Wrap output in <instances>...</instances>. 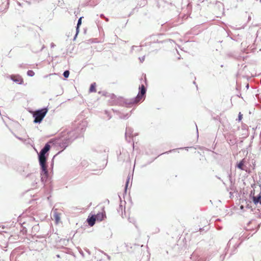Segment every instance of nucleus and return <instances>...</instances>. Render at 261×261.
<instances>
[{"instance_id":"f257e3e1","label":"nucleus","mask_w":261,"mask_h":261,"mask_svg":"<svg viewBox=\"0 0 261 261\" xmlns=\"http://www.w3.org/2000/svg\"><path fill=\"white\" fill-rule=\"evenodd\" d=\"M50 143H52L51 140L45 143L40 152L38 153L39 164L40 167L41 181L43 183L49 178L47 161L49 155V151L51 148Z\"/></svg>"},{"instance_id":"f03ea898","label":"nucleus","mask_w":261,"mask_h":261,"mask_svg":"<svg viewBox=\"0 0 261 261\" xmlns=\"http://www.w3.org/2000/svg\"><path fill=\"white\" fill-rule=\"evenodd\" d=\"M147 88L143 84H141L139 87V92L137 95L132 98L126 99L123 97L116 98L112 99V105H118L122 107L130 108L135 105L140 103L142 100H144L146 96Z\"/></svg>"},{"instance_id":"7ed1b4c3","label":"nucleus","mask_w":261,"mask_h":261,"mask_svg":"<svg viewBox=\"0 0 261 261\" xmlns=\"http://www.w3.org/2000/svg\"><path fill=\"white\" fill-rule=\"evenodd\" d=\"M79 137L75 130L68 132L64 137L57 139L55 144L62 149L61 152L65 149L75 139Z\"/></svg>"},{"instance_id":"20e7f679","label":"nucleus","mask_w":261,"mask_h":261,"mask_svg":"<svg viewBox=\"0 0 261 261\" xmlns=\"http://www.w3.org/2000/svg\"><path fill=\"white\" fill-rule=\"evenodd\" d=\"M48 111L47 107H43L33 112L32 115L34 118V123L40 124L46 116Z\"/></svg>"},{"instance_id":"39448f33","label":"nucleus","mask_w":261,"mask_h":261,"mask_svg":"<svg viewBox=\"0 0 261 261\" xmlns=\"http://www.w3.org/2000/svg\"><path fill=\"white\" fill-rule=\"evenodd\" d=\"M163 35L162 34H158L155 35H151L150 36L148 39L149 40V41L147 43H149V44L151 43H165L166 42H174V40L172 39H166V40H160L159 39Z\"/></svg>"},{"instance_id":"423d86ee","label":"nucleus","mask_w":261,"mask_h":261,"mask_svg":"<svg viewBox=\"0 0 261 261\" xmlns=\"http://www.w3.org/2000/svg\"><path fill=\"white\" fill-rule=\"evenodd\" d=\"M17 172L22 176L28 177L30 176H33L32 174L30 172L29 169V165L26 166H19L17 169Z\"/></svg>"},{"instance_id":"0eeeda50","label":"nucleus","mask_w":261,"mask_h":261,"mask_svg":"<svg viewBox=\"0 0 261 261\" xmlns=\"http://www.w3.org/2000/svg\"><path fill=\"white\" fill-rule=\"evenodd\" d=\"M10 79L17 84L22 85L23 83V80L19 74L11 75Z\"/></svg>"},{"instance_id":"6e6552de","label":"nucleus","mask_w":261,"mask_h":261,"mask_svg":"<svg viewBox=\"0 0 261 261\" xmlns=\"http://www.w3.org/2000/svg\"><path fill=\"white\" fill-rule=\"evenodd\" d=\"M50 177L49 176V178L45 182L43 183L42 181L41 182L44 185V190H45V194L46 195H48L47 197V200L49 201L50 200V198L51 197V193L53 190V188L51 185H49V186H45V184L46 182L50 180Z\"/></svg>"},{"instance_id":"1a4fd4ad","label":"nucleus","mask_w":261,"mask_h":261,"mask_svg":"<svg viewBox=\"0 0 261 261\" xmlns=\"http://www.w3.org/2000/svg\"><path fill=\"white\" fill-rule=\"evenodd\" d=\"M254 191H252L250 194V196H252V200L254 204L256 205L258 203L261 204V193H260L257 196H254Z\"/></svg>"},{"instance_id":"9d476101","label":"nucleus","mask_w":261,"mask_h":261,"mask_svg":"<svg viewBox=\"0 0 261 261\" xmlns=\"http://www.w3.org/2000/svg\"><path fill=\"white\" fill-rule=\"evenodd\" d=\"M133 130L132 128L127 127L125 131V138L128 142H130V138L132 137Z\"/></svg>"},{"instance_id":"9b49d317","label":"nucleus","mask_w":261,"mask_h":261,"mask_svg":"<svg viewBox=\"0 0 261 261\" xmlns=\"http://www.w3.org/2000/svg\"><path fill=\"white\" fill-rule=\"evenodd\" d=\"M82 18H83V17H80L77 20V22L76 26V33L73 37V40H75L76 38L77 37V36L78 35V34L80 32V28L82 24Z\"/></svg>"},{"instance_id":"f8f14e48","label":"nucleus","mask_w":261,"mask_h":261,"mask_svg":"<svg viewBox=\"0 0 261 261\" xmlns=\"http://www.w3.org/2000/svg\"><path fill=\"white\" fill-rule=\"evenodd\" d=\"M95 217L96 220L98 221H101L106 217L105 213L98 212L97 214L94 215Z\"/></svg>"},{"instance_id":"ddd939ff","label":"nucleus","mask_w":261,"mask_h":261,"mask_svg":"<svg viewBox=\"0 0 261 261\" xmlns=\"http://www.w3.org/2000/svg\"><path fill=\"white\" fill-rule=\"evenodd\" d=\"M96 221V218L94 215L91 216H89L86 220L90 226H93L95 224Z\"/></svg>"},{"instance_id":"4468645a","label":"nucleus","mask_w":261,"mask_h":261,"mask_svg":"<svg viewBox=\"0 0 261 261\" xmlns=\"http://www.w3.org/2000/svg\"><path fill=\"white\" fill-rule=\"evenodd\" d=\"M99 94H101L102 95L106 96V97H110L111 99H113V98H115L116 97V95L113 93H109L106 91H99L98 92Z\"/></svg>"},{"instance_id":"2eb2a0df","label":"nucleus","mask_w":261,"mask_h":261,"mask_svg":"<svg viewBox=\"0 0 261 261\" xmlns=\"http://www.w3.org/2000/svg\"><path fill=\"white\" fill-rule=\"evenodd\" d=\"M60 214L56 211L53 212V217H54L56 222L58 223L60 220Z\"/></svg>"},{"instance_id":"dca6fc26","label":"nucleus","mask_w":261,"mask_h":261,"mask_svg":"<svg viewBox=\"0 0 261 261\" xmlns=\"http://www.w3.org/2000/svg\"><path fill=\"white\" fill-rule=\"evenodd\" d=\"M96 85L95 83H92L89 90V92H95L96 91Z\"/></svg>"},{"instance_id":"f3484780","label":"nucleus","mask_w":261,"mask_h":261,"mask_svg":"<svg viewBox=\"0 0 261 261\" xmlns=\"http://www.w3.org/2000/svg\"><path fill=\"white\" fill-rule=\"evenodd\" d=\"M244 164V162L243 160H242L240 161L239 163H237L236 167L241 170H244V169L243 168Z\"/></svg>"},{"instance_id":"a211bd4d","label":"nucleus","mask_w":261,"mask_h":261,"mask_svg":"<svg viewBox=\"0 0 261 261\" xmlns=\"http://www.w3.org/2000/svg\"><path fill=\"white\" fill-rule=\"evenodd\" d=\"M130 116V114L129 113L126 114H121L119 116V118L122 119H128Z\"/></svg>"},{"instance_id":"6ab92c4d","label":"nucleus","mask_w":261,"mask_h":261,"mask_svg":"<svg viewBox=\"0 0 261 261\" xmlns=\"http://www.w3.org/2000/svg\"><path fill=\"white\" fill-rule=\"evenodd\" d=\"M143 46V45H141L140 46H136V45H133V46H132L131 51H132L133 50H135V48H136V51H140L141 50V46Z\"/></svg>"},{"instance_id":"aec40b11","label":"nucleus","mask_w":261,"mask_h":261,"mask_svg":"<svg viewBox=\"0 0 261 261\" xmlns=\"http://www.w3.org/2000/svg\"><path fill=\"white\" fill-rule=\"evenodd\" d=\"M45 48V45H43L41 47V48L39 50L36 49L34 47H33L32 48V50L33 52L35 53H39L41 51H42L44 48Z\"/></svg>"},{"instance_id":"412c9836","label":"nucleus","mask_w":261,"mask_h":261,"mask_svg":"<svg viewBox=\"0 0 261 261\" xmlns=\"http://www.w3.org/2000/svg\"><path fill=\"white\" fill-rule=\"evenodd\" d=\"M240 245V244H236L234 246H233V250L230 253V255H231L235 253V252L237 250V248H238V247Z\"/></svg>"},{"instance_id":"4be33fe9","label":"nucleus","mask_w":261,"mask_h":261,"mask_svg":"<svg viewBox=\"0 0 261 261\" xmlns=\"http://www.w3.org/2000/svg\"><path fill=\"white\" fill-rule=\"evenodd\" d=\"M70 72L68 70H66L64 71L63 75L65 79H67L69 76Z\"/></svg>"},{"instance_id":"5701e85b","label":"nucleus","mask_w":261,"mask_h":261,"mask_svg":"<svg viewBox=\"0 0 261 261\" xmlns=\"http://www.w3.org/2000/svg\"><path fill=\"white\" fill-rule=\"evenodd\" d=\"M61 152V151H59L56 154H55L53 159H52V160H51V164H50V168L51 169V170H53V167H54V159L56 157V156H57L58 154H59V153H60Z\"/></svg>"},{"instance_id":"b1692460","label":"nucleus","mask_w":261,"mask_h":261,"mask_svg":"<svg viewBox=\"0 0 261 261\" xmlns=\"http://www.w3.org/2000/svg\"><path fill=\"white\" fill-rule=\"evenodd\" d=\"M27 74L28 76L32 77L35 75V72L32 70H28Z\"/></svg>"},{"instance_id":"393cba45","label":"nucleus","mask_w":261,"mask_h":261,"mask_svg":"<svg viewBox=\"0 0 261 261\" xmlns=\"http://www.w3.org/2000/svg\"><path fill=\"white\" fill-rule=\"evenodd\" d=\"M81 165L83 167H88V163L87 161L83 160L82 161Z\"/></svg>"},{"instance_id":"a878e982","label":"nucleus","mask_w":261,"mask_h":261,"mask_svg":"<svg viewBox=\"0 0 261 261\" xmlns=\"http://www.w3.org/2000/svg\"><path fill=\"white\" fill-rule=\"evenodd\" d=\"M129 179H130V177H129V176H128L127 180H126V182H125V192H126V190H127V187H128Z\"/></svg>"},{"instance_id":"bb28decb","label":"nucleus","mask_w":261,"mask_h":261,"mask_svg":"<svg viewBox=\"0 0 261 261\" xmlns=\"http://www.w3.org/2000/svg\"><path fill=\"white\" fill-rule=\"evenodd\" d=\"M243 118V115L241 114V112L239 113L238 115V118L237 119V120L238 121H241Z\"/></svg>"},{"instance_id":"cd10ccee","label":"nucleus","mask_w":261,"mask_h":261,"mask_svg":"<svg viewBox=\"0 0 261 261\" xmlns=\"http://www.w3.org/2000/svg\"><path fill=\"white\" fill-rule=\"evenodd\" d=\"M105 113L108 116V117H109L108 119H110L111 118L112 116H111L110 112L106 110L105 111Z\"/></svg>"},{"instance_id":"c85d7f7f","label":"nucleus","mask_w":261,"mask_h":261,"mask_svg":"<svg viewBox=\"0 0 261 261\" xmlns=\"http://www.w3.org/2000/svg\"><path fill=\"white\" fill-rule=\"evenodd\" d=\"M139 60H140L141 63H143L145 60V56H143L141 57H139Z\"/></svg>"},{"instance_id":"c756f323","label":"nucleus","mask_w":261,"mask_h":261,"mask_svg":"<svg viewBox=\"0 0 261 261\" xmlns=\"http://www.w3.org/2000/svg\"><path fill=\"white\" fill-rule=\"evenodd\" d=\"M251 202H250V203L247 204L246 207L248 209L251 208V210L252 211V206H251Z\"/></svg>"},{"instance_id":"7c9ffc66","label":"nucleus","mask_w":261,"mask_h":261,"mask_svg":"<svg viewBox=\"0 0 261 261\" xmlns=\"http://www.w3.org/2000/svg\"><path fill=\"white\" fill-rule=\"evenodd\" d=\"M79 251L80 253L81 254V255L84 257L85 256V255H84V253L83 251H82V250L81 248H79Z\"/></svg>"},{"instance_id":"2f4dec72","label":"nucleus","mask_w":261,"mask_h":261,"mask_svg":"<svg viewBox=\"0 0 261 261\" xmlns=\"http://www.w3.org/2000/svg\"><path fill=\"white\" fill-rule=\"evenodd\" d=\"M225 255H226V254H224V255L222 254L220 255V259L221 260V261H223L224 259Z\"/></svg>"},{"instance_id":"473e14b6","label":"nucleus","mask_w":261,"mask_h":261,"mask_svg":"<svg viewBox=\"0 0 261 261\" xmlns=\"http://www.w3.org/2000/svg\"><path fill=\"white\" fill-rule=\"evenodd\" d=\"M176 149H171V150H169L168 151L165 152L164 153L168 154L169 152H172L175 151Z\"/></svg>"},{"instance_id":"72a5a7b5","label":"nucleus","mask_w":261,"mask_h":261,"mask_svg":"<svg viewBox=\"0 0 261 261\" xmlns=\"http://www.w3.org/2000/svg\"><path fill=\"white\" fill-rule=\"evenodd\" d=\"M7 1V4H6V9H8L9 8V0H6Z\"/></svg>"},{"instance_id":"f704fd0d","label":"nucleus","mask_w":261,"mask_h":261,"mask_svg":"<svg viewBox=\"0 0 261 261\" xmlns=\"http://www.w3.org/2000/svg\"><path fill=\"white\" fill-rule=\"evenodd\" d=\"M229 178V180L230 181V182H231V173H228V175Z\"/></svg>"},{"instance_id":"c9c22d12","label":"nucleus","mask_w":261,"mask_h":261,"mask_svg":"<svg viewBox=\"0 0 261 261\" xmlns=\"http://www.w3.org/2000/svg\"><path fill=\"white\" fill-rule=\"evenodd\" d=\"M38 228V225H36V226H34L33 227V229H34V230H37Z\"/></svg>"},{"instance_id":"e433bc0d","label":"nucleus","mask_w":261,"mask_h":261,"mask_svg":"<svg viewBox=\"0 0 261 261\" xmlns=\"http://www.w3.org/2000/svg\"><path fill=\"white\" fill-rule=\"evenodd\" d=\"M85 250L89 254H91V252L88 249H85Z\"/></svg>"},{"instance_id":"4c0bfd02","label":"nucleus","mask_w":261,"mask_h":261,"mask_svg":"<svg viewBox=\"0 0 261 261\" xmlns=\"http://www.w3.org/2000/svg\"><path fill=\"white\" fill-rule=\"evenodd\" d=\"M55 46H56V45H55V44L54 43H53V42H52V43H51V44H50V47H51V48H53V47H54Z\"/></svg>"},{"instance_id":"58836bf2","label":"nucleus","mask_w":261,"mask_h":261,"mask_svg":"<svg viewBox=\"0 0 261 261\" xmlns=\"http://www.w3.org/2000/svg\"><path fill=\"white\" fill-rule=\"evenodd\" d=\"M100 18H106V17H105V16L104 15V14H101L100 15Z\"/></svg>"},{"instance_id":"ea45409f","label":"nucleus","mask_w":261,"mask_h":261,"mask_svg":"<svg viewBox=\"0 0 261 261\" xmlns=\"http://www.w3.org/2000/svg\"><path fill=\"white\" fill-rule=\"evenodd\" d=\"M246 88H247V89H249V84H247V85L246 86Z\"/></svg>"},{"instance_id":"a19ab883","label":"nucleus","mask_w":261,"mask_h":261,"mask_svg":"<svg viewBox=\"0 0 261 261\" xmlns=\"http://www.w3.org/2000/svg\"><path fill=\"white\" fill-rule=\"evenodd\" d=\"M103 19H105L106 20V21L107 22L109 21V18L106 17V18H103Z\"/></svg>"},{"instance_id":"79ce46f5","label":"nucleus","mask_w":261,"mask_h":261,"mask_svg":"<svg viewBox=\"0 0 261 261\" xmlns=\"http://www.w3.org/2000/svg\"><path fill=\"white\" fill-rule=\"evenodd\" d=\"M231 244V240H230L227 244V246L230 245Z\"/></svg>"},{"instance_id":"37998d69","label":"nucleus","mask_w":261,"mask_h":261,"mask_svg":"<svg viewBox=\"0 0 261 261\" xmlns=\"http://www.w3.org/2000/svg\"><path fill=\"white\" fill-rule=\"evenodd\" d=\"M194 257V253H193L192 255H191V258H192L193 257Z\"/></svg>"},{"instance_id":"c03bdc74","label":"nucleus","mask_w":261,"mask_h":261,"mask_svg":"<svg viewBox=\"0 0 261 261\" xmlns=\"http://www.w3.org/2000/svg\"><path fill=\"white\" fill-rule=\"evenodd\" d=\"M195 125H196V127L197 133V135H198V128H197V125H196V123H195Z\"/></svg>"},{"instance_id":"a18cd8bd","label":"nucleus","mask_w":261,"mask_h":261,"mask_svg":"<svg viewBox=\"0 0 261 261\" xmlns=\"http://www.w3.org/2000/svg\"><path fill=\"white\" fill-rule=\"evenodd\" d=\"M107 257H108V259H109V260H110V259H111V257H110L109 255H107Z\"/></svg>"},{"instance_id":"49530a36","label":"nucleus","mask_w":261,"mask_h":261,"mask_svg":"<svg viewBox=\"0 0 261 261\" xmlns=\"http://www.w3.org/2000/svg\"><path fill=\"white\" fill-rule=\"evenodd\" d=\"M144 82H145V84H147V80H146V77L145 78Z\"/></svg>"},{"instance_id":"de8ad7c7","label":"nucleus","mask_w":261,"mask_h":261,"mask_svg":"<svg viewBox=\"0 0 261 261\" xmlns=\"http://www.w3.org/2000/svg\"><path fill=\"white\" fill-rule=\"evenodd\" d=\"M185 148H184V147H180V148H179V149H185Z\"/></svg>"},{"instance_id":"09e8293b","label":"nucleus","mask_w":261,"mask_h":261,"mask_svg":"<svg viewBox=\"0 0 261 261\" xmlns=\"http://www.w3.org/2000/svg\"><path fill=\"white\" fill-rule=\"evenodd\" d=\"M216 177L217 178H218V179H221L220 177H218V176H217V175H216Z\"/></svg>"},{"instance_id":"8fccbe9b","label":"nucleus","mask_w":261,"mask_h":261,"mask_svg":"<svg viewBox=\"0 0 261 261\" xmlns=\"http://www.w3.org/2000/svg\"><path fill=\"white\" fill-rule=\"evenodd\" d=\"M57 257H60V255H59V254H57Z\"/></svg>"},{"instance_id":"3c124183","label":"nucleus","mask_w":261,"mask_h":261,"mask_svg":"<svg viewBox=\"0 0 261 261\" xmlns=\"http://www.w3.org/2000/svg\"><path fill=\"white\" fill-rule=\"evenodd\" d=\"M218 118H219V117L218 116H217V117H215V119H216V120H217V119H218Z\"/></svg>"},{"instance_id":"603ef678","label":"nucleus","mask_w":261,"mask_h":261,"mask_svg":"<svg viewBox=\"0 0 261 261\" xmlns=\"http://www.w3.org/2000/svg\"><path fill=\"white\" fill-rule=\"evenodd\" d=\"M243 205H241V209H243Z\"/></svg>"},{"instance_id":"864d4df0","label":"nucleus","mask_w":261,"mask_h":261,"mask_svg":"<svg viewBox=\"0 0 261 261\" xmlns=\"http://www.w3.org/2000/svg\"><path fill=\"white\" fill-rule=\"evenodd\" d=\"M47 235H48V234H46L45 236L43 237V238H46V236H47Z\"/></svg>"},{"instance_id":"5fc2aeb1","label":"nucleus","mask_w":261,"mask_h":261,"mask_svg":"<svg viewBox=\"0 0 261 261\" xmlns=\"http://www.w3.org/2000/svg\"><path fill=\"white\" fill-rule=\"evenodd\" d=\"M241 94L240 95H238V96L239 97H241Z\"/></svg>"},{"instance_id":"6e6d98bb","label":"nucleus","mask_w":261,"mask_h":261,"mask_svg":"<svg viewBox=\"0 0 261 261\" xmlns=\"http://www.w3.org/2000/svg\"><path fill=\"white\" fill-rule=\"evenodd\" d=\"M2 9L0 7V12L2 11Z\"/></svg>"},{"instance_id":"4d7b16f0","label":"nucleus","mask_w":261,"mask_h":261,"mask_svg":"<svg viewBox=\"0 0 261 261\" xmlns=\"http://www.w3.org/2000/svg\"><path fill=\"white\" fill-rule=\"evenodd\" d=\"M250 18H251L250 16H249L248 19H250Z\"/></svg>"},{"instance_id":"13d9d810","label":"nucleus","mask_w":261,"mask_h":261,"mask_svg":"<svg viewBox=\"0 0 261 261\" xmlns=\"http://www.w3.org/2000/svg\"><path fill=\"white\" fill-rule=\"evenodd\" d=\"M260 3H261V0H259Z\"/></svg>"},{"instance_id":"bf43d9fd","label":"nucleus","mask_w":261,"mask_h":261,"mask_svg":"<svg viewBox=\"0 0 261 261\" xmlns=\"http://www.w3.org/2000/svg\"><path fill=\"white\" fill-rule=\"evenodd\" d=\"M199 261V260H198Z\"/></svg>"}]
</instances>
